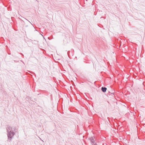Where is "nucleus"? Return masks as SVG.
Returning a JSON list of instances; mask_svg holds the SVG:
<instances>
[{
    "mask_svg": "<svg viewBox=\"0 0 145 145\" xmlns=\"http://www.w3.org/2000/svg\"><path fill=\"white\" fill-rule=\"evenodd\" d=\"M12 128L10 126H8L7 127V132H9V131H13Z\"/></svg>",
    "mask_w": 145,
    "mask_h": 145,
    "instance_id": "nucleus-2",
    "label": "nucleus"
},
{
    "mask_svg": "<svg viewBox=\"0 0 145 145\" xmlns=\"http://www.w3.org/2000/svg\"><path fill=\"white\" fill-rule=\"evenodd\" d=\"M101 89L103 92H105L107 90V88L105 87H102Z\"/></svg>",
    "mask_w": 145,
    "mask_h": 145,
    "instance_id": "nucleus-3",
    "label": "nucleus"
},
{
    "mask_svg": "<svg viewBox=\"0 0 145 145\" xmlns=\"http://www.w3.org/2000/svg\"><path fill=\"white\" fill-rule=\"evenodd\" d=\"M94 137H91L89 138V139L90 140L91 142H92L93 140H94Z\"/></svg>",
    "mask_w": 145,
    "mask_h": 145,
    "instance_id": "nucleus-4",
    "label": "nucleus"
},
{
    "mask_svg": "<svg viewBox=\"0 0 145 145\" xmlns=\"http://www.w3.org/2000/svg\"><path fill=\"white\" fill-rule=\"evenodd\" d=\"M15 135V133L13 131H9L7 133V135L8 137V139L7 141L8 142H10L13 138V137Z\"/></svg>",
    "mask_w": 145,
    "mask_h": 145,
    "instance_id": "nucleus-1",
    "label": "nucleus"
},
{
    "mask_svg": "<svg viewBox=\"0 0 145 145\" xmlns=\"http://www.w3.org/2000/svg\"><path fill=\"white\" fill-rule=\"evenodd\" d=\"M51 37H52V39H53V36H52H52H51Z\"/></svg>",
    "mask_w": 145,
    "mask_h": 145,
    "instance_id": "nucleus-8",
    "label": "nucleus"
},
{
    "mask_svg": "<svg viewBox=\"0 0 145 145\" xmlns=\"http://www.w3.org/2000/svg\"><path fill=\"white\" fill-rule=\"evenodd\" d=\"M92 145H97V144H96V143H95V144H92Z\"/></svg>",
    "mask_w": 145,
    "mask_h": 145,
    "instance_id": "nucleus-6",
    "label": "nucleus"
},
{
    "mask_svg": "<svg viewBox=\"0 0 145 145\" xmlns=\"http://www.w3.org/2000/svg\"><path fill=\"white\" fill-rule=\"evenodd\" d=\"M91 142V143H93L94 144L95 143V142L94 141H92V142Z\"/></svg>",
    "mask_w": 145,
    "mask_h": 145,
    "instance_id": "nucleus-5",
    "label": "nucleus"
},
{
    "mask_svg": "<svg viewBox=\"0 0 145 145\" xmlns=\"http://www.w3.org/2000/svg\"><path fill=\"white\" fill-rule=\"evenodd\" d=\"M33 74H35V73H33Z\"/></svg>",
    "mask_w": 145,
    "mask_h": 145,
    "instance_id": "nucleus-9",
    "label": "nucleus"
},
{
    "mask_svg": "<svg viewBox=\"0 0 145 145\" xmlns=\"http://www.w3.org/2000/svg\"><path fill=\"white\" fill-rule=\"evenodd\" d=\"M48 39H49V40H50V37H48Z\"/></svg>",
    "mask_w": 145,
    "mask_h": 145,
    "instance_id": "nucleus-7",
    "label": "nucleus"
}]
</instances>
